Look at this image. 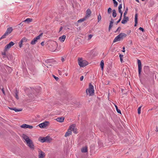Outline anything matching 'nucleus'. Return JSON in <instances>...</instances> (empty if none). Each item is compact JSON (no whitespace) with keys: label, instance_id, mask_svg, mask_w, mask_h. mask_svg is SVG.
<instances>
[{"label":"nucleus","instance_id":"obj_8","mask_svg":"<svg viewBox=\"0 0 158 158\" xmlns=\"http://www.w3.org/2000/svg\"><path fill=\"white\" fill-rule=\"evenodd\" d=\"M49 123V122L45 121L44 123L39 124V126L41 128H44L47 126Z\"/></svg>","mask_w":158,"mask_h":158},{"label":"nucleus","instance_id":"obj_19","mask_svg":"<svg viewBox=\"0 0 158 158\" xmlns=\"http://www.w3.org/2000/svg\"><path fill=\"white\" fill-rule=\"evenodd\" d=\"M66 38V36L65 35H63L61 36L59 38V40L61 42H64Z\"/></svg>","mask_w":158,"mask_h":158},{"label":"nucleus","instance_id":"obj_32","mask_svg":"<svg viewBox=\"0 0 158 158\" xmlns=\"http://www.w3.org/2000/svg\"><path fill=\"white\" fill-rule=\"evenodd\" d=\"M113 22L112 21H110V25L109 27V30L113 26Z\"/></svg>","mask_w":158,"mask_h":158},{"label":"nucleus","instance_id":"obj_36","mask_svg":"<svg viewBox=\"0 0 158 158\" xmlns=\"http://www.w3.org/2000/svg\"><path fill=\"white\" fill-rule=\"evenodd\" d=\"M128 10V7H127L126 9V10H125V12L124 13V15L123 16H126Z\"/></svg>","mask_w":158,"mask_h":158},{"label":"nucleus","instance_id":"obj_40","mask_svg":"<svg viewBox=\"0 0 158 158\" xmlns=\"http://www.w3.org/2000/svg\"><path fill=\"white\" fill-rule=\"evenodd\" d=\"M1 90L2 91L3 94L5 95H6L5 91L4 90V88L3 87H2V88Z\"/></svg>","mask_w":158,"mask_h":158},{"label":"nucleus","instance_id":"obj_39","mask_svg":"<svg viewBox=\"0 0 158 158\" xmlns=\"http://www.w3.org/2000/svg\"><path fill=\"white\" fill-rule=\"evenodd\" d=\"M23 22L21 23H20L18 24V27L20 28L23 25Z\"/></svg>","mask_w":158,"mask_h":158},{"label":"nucleus","instance_id":"obj_37","mask_svg":"<svg viewBox=\"0 0 158 158\" xmlns=\"http://www.w3.org/2000/svg\"><path fill=\"white\" fill-rule=\"evenodd\" d=\"M52 76L55 79V80L56 81H58V80H59V78L58 77L55 76V75H52Z\"/></svg>","mask_w":158,"mask_h":158},{"label":"nucleus","instance_id":"obj_16","mask_svg":"<svg viewBox=\"0 0 158 158\" xmlns=\"http://www.w3.org/2000/svg\"><path fill=\"white\" fill-rule=\"evenodd\" d=\"M12 31L13 29L12 27H9L7 29V30L5 32V33L8 35Z\"/></svg>","mask_w":158,"mask_h":158},{"label":"nucleus","instance_id":"obj_54","mask_svg":"<svg viewBox=\"0 0 158 158\" xmlns=\"http://www.w3.org/2000/svg\"><path fill=\"white\" fill-rule=\"evenodd\" d=\"M122 15H120V16L119 19H120V20H121L122 19Z\"/></svg>","mask_w":158,"mask_h":158},{"label":"nucleus","instance_id":"obj_52","mask_svg":"<svg viewBox=\"0 0 158 158\" xmlns=\"http://www.w3.org/2000/svg\"><path fill=\"white\" fill-rule=\"evenodd\" d=\"M123 50H122V51L123 52H125V47H123Z\"/></svg>","mask_w":158,"mask_h":158},{"label":"nucleus","instance_id":"obj_9","mask_svg":"<svg viewBox=\"0 0 158 158\" xmlns=\"http://www.w3.org/2000/svg\"><path fill=\"white\" fill-rule=\"evenodd\" d=\"M138 72L139 76H140L141 74V63L140 60H138Z\"/></svg>","mask_w":158,"mask_h":158},{"label":"nucleus","instance_id":"obj_13","mask_svg":"<svg viewBox=\"0 0 158 158\" xmlns=\"http://www.w3.org/2000/svg\"><path fill=\"white\" fill-rule=\"evenodd\" d=\"M22 128H29V129H32L33 128V127L31 125H29L26 124H23L22 125H21L20 126Z\"/></svg>","mask_w":158,"mask_h":158},{"label":"nucleus","instance_id":"obj_61","mask_svg":"<svg viewBox=\"0 0 158 158\" xmlns=\"http://www.w3.org/2000/svg\"><path fill=\"white\" fill-rule=\"evenodd\" d=\"M118 2H121V0H117Z\"/></svg>","mask_w":158,"mask_h":158},{"label":"nucleus","instance_id":"obj_62","mask_svg":"<svg viewBox=\"0 0 158 158\" xmlns=\"http://www.w3.org/2000/svg\"><path fill=\"white\" fill-rule=\"evenodd\" d=\"M2 87H3V86H0V89L1 90L2 88Z\"/></svg>","mask_w":158,"mask_h":158},{"label":"nucleus","instance_id":"obj_23","mask_svg":"<svg viewBox=\"0 0 158 158\" xmlns=\"http://www.w3.org/2000/svg\"><path fill=\"white\" fill-rule=\"evenodd\" d=\"M112 16L113 17H115L117 16V13L115 10H113L112 11Z\"/></svg>","mask_w":158,"mask_h":158},{"label":"nucleus","instance_id":"obj_26","mask_svg":"<svg viewBox=\"0 0 158 158\" xmlns=\"http://www.w3.org/2000/svg\"><path fill=\"white\" fill-rule=\"evenodd\" d=\"M32 21V19L30 18H27L25 20L23 21L24 22H28V23L31 22Z\"/></svg>","mask_w":158,"mask_h":158},{"label":"nucleus","instance_id":"obj_55","mask_svg":"<svg viewBox=\"0 0 158 158\" xmlns=\"http://www.w3.org/2000/svg\"><path fill=\"white\" fill-rule=\"evenodd\" d=\"M112 21L113 22V23H114V20L112 19H111V21Z\"/></svg>","mask_w":158,"mask_h":158},{"label":"nucleus","instance_id":"obj_14","mask_svg":"<svg viewBox=\"0 0 158 158\" xmlns=\"http://www.w3.org/2000/svg\"><path fill=\"white\" fill-rule=\"evenodd\" d=\"M129 20V18L126 16H123V18L122 21L121 23L122 24H125Z\"/></svg>","mask_w":158,"mask_h":158},{"label":"nucleus","instance_id":"obj_27","mask_svg":"<svg viewBox=\"0 0 158 158\" xmlns=\"http://www.w3.org/2000/svg\"><path fill=\"white\" fill-rule=\"evenodd\" d=\"M27 40V39L26 37H23L22 39L20 41L21 42L23 43L25 42H26Z\"/></svg>","mask_w":158,"mask_h":158},{"label":"nucleus","instance_id":"obj_63","mask_svg":"<svg viewBox=\"0 0 158 158\" xmlns=\"http://www.w3.org/2000/svg\"><path fill=\"white\" fill-rule=\"evenodd\" d=\"M136 2H139V0H135Z\"/></svg>","mask_w":158,"mask_h":158},{"label":"nucleus","instance_id":"obj_4","mask_svg":"<svg viewBox=\"0 0 158 158\" xmlns=\"http://www.w3.org/2000/svg\"><path fill=\"white\" fill-rule=\"evenodd\" d=\"M78 63L80 67H84L88 64V62L85 60H83L82 58H78Z\"/></svg>","mask_w":158,"mask_h":158},{"label":"nucleus","instance_id":"obj_10","mask_svg":"<svg viewBox=\"0 0 158 158\" xmlns=\"http://www.w3.org/2000/svg\"><path fill=\"white\" fill-rule=\"evenodd\" d=\"M39 155L38 157L39 158H43L45 156V153L43 152L42 151H41L40 149H39Z\"/></svg>","mask_w":158,"mask_h":158},{"label":"nucleus","instance_id":"obj_58","mask_svg":"<svg viewBox=\"0 0 158 158\" xmlns=\"http://www.w3.org/2000/svg\"><path fill=\"white\" fill-rule=\"evenodd\" d=\"M120 61L121 62H122L123 61V59L122 58H120Z\"/></svg>","mask_w":158,"mask_h":158},{"label":"nucleus","instance_id":"obj_49","mask_svg":"<svg viewBox=\"0 0 158 158\" xmlns=\"http://www.w3.org/2000/svg\"><path fill=\"white\" fill-rule=\"evenodd\" d=\"M121 20H120V19H119V20L116 22V24L117 25L120 21Z\"/></svg>","mask_w":158,"mask_h":158},{"label":"nucleus","instance_id":"obj_2","mask_svg":"<svg viewBox=\"0 0 158 158\" xmlns=\"http://www.w3.org/2000/svg\"><path fill=\"white\" fill-rule=\"evenodd\" d=\"M57 47V44L55 41L52 42L48 45V49L52 52H54Z\"/></svg>","mask_w":158,"mask_h":158},{"label":"nucleus","instance_id":"obj_38","mask_svg":"<svg viewBox=\"0 0 158 158\" xmlns=\"http://www.w3.org/2000/svg\"><path fill=\"white\" fill-rule=\"evenodd\" d=\"M112 9L111 8H109L108 9V13L110 14L111 12Z\"/></svg>","mask_w":158,"mask_h":158},{"label":"nucleus","instance_id":"obj_35","mask_svg":"<svg viewBox=\"0 0 158 158\" xmlns=\"http://www.w3.org/2000/svg\"><path fill=\"white\" fill-rule=\"evenodd\" d=\"M142 107V106H140L138 109V114H140L141 113V108Z\"/></svg>","mask_w":158,"mask_h":158},{"label":"nucleus","instance_id":"obj_53","mask_svg":"<svg viewBox=\"0 0 158 158\" xmlns=\"http://www.w3.org/2000/svg\"><path fill=\"white\" fill-rule=\"evenodd\" d=\"M41 45L42 46H44V42H42L41 43Z\"/></svg>","mask_w":158,"mask_h":158},{"label":"nucleus","instance_id":"obj_17","mask_svg":"<svg viewBox=\"0 0 158 158\" xmlns=\"http://www.w3.org/2000/svg\"><path fill=\"white\" fill-rule=\"evenodd\" d=\"M39 39L36 37L34 38L31 42V44L32 45H34L35 44L38 40Z\"/></svg>","mask_w":158,"mask_h":158},{"label":"nucleus","instance_id":"obj_33","mask_svg":"<svg viewBox=\"0 0 158 158\" xmlns=\"http://www.w3.org/2000/svg\"><path fill=\"white\" fill-rule=\"evenodd\" d=\"M93 36V35L90 34L88 36V40H89Z\"/></svg>","mask_w":158,"mask_h":158},{"label":"nucleus","instance_id":"obj_48","mask_svg":"<svg viewBox=\"0 0 158 158\" xmlns=\"http://www.w3.org/2000/svg\"><path fill=\"white\" fill-rule=\"evenodd\" d=\"M121 29V27H118L116 31L115 32H116V31H118V30H119V31Z\"/></svg>","mask_w":158,"mask_h":158},{"label":"nucleus","instance_id":"obj_57","mask_svg":"<svg viewBox=\"0 0 158 158\" xmlns=\"http://www.w3.org/2000/svg\"><path fill=\"white\" fill-rule=\"evenodd\" d=\"M50 66H51V65H49L48 66V65H47V67L48 68H49L50 67Z\"/></svg>","mask_w":158,"mask_h":158},{"label":"nucleus","instance_id":"obj_44","mask_svg":"<svg viewBox=\"0 0 158 158\" xmlns=\"http://www.w3.org/2000/svg\"><path fill=\"white\" fill-rule=\"evenodd\" d=\"M122 8V4H119V6L118 7V9H121Z\"/></svg>","mask_w":158,"mask_h":158},{"label":"nucleus","instance_id":"obj_24","mask_svg":"<svg viewBox=\"0 0 158 158\" xmlns=\"http://www.w3.org/2000/svg\"><path fill=\"white\" fill-rule=\"evenodd\" d=\"M104 61L103 60H101L100 62V65L102 69V70L103 69V67H104Z\"/></svg>","mask_w":158,"mask_h":158},{"label":"nucleus","instance_id":"obj_22","mask_svg":"<svg viewBox=\"0 0 158 158\" xmlns=\"http://www.w3.org/2000/svg\"><path fill=\"white\" fill-rule=\"evenodd\" d=\"M81 151L83 153H85L87 152V147H83L81 149Z\"/></svg>","mask_w":158,"mask_h":158},{"label":"nucleus","instance_id":"obj_50","mask_svg":"<svg viewBox=\"0 0 158 158\" xmlns=\"http://www.w3.org/2000/svg\"><path fill=\"white\" fill-rule=\"evenodd\" d=\"M123 57V55H122V54H120L119 55V57H120V58H122Z\"/></svg>","mask_w":158,"mask_h":158},{"label":"nucleus","instance_id":"obj_1","mask_svg":"<svg viewBox=\"0 0 158 158\" xmlns=\"http://www.w3.org/2000/svg\"><path fill=\"white\" fill-rule=\"evenodd\" d=\"M22 138L25 141L27 146L31 149H34V146L32 140L30 139L27 135L23 134L22 136Z\"/></svg>","mask_w":158,"mask_h":158},{"label":"nucleus","instance_id":"obj_25","mask_svg":"<svg viewBox=\"0 0 158 158\" xmlns=\"http://www.w3.org/2000/svg\"><path fill=\"white\" fill-rule=\"evenodd\" d=\"M87 19L84 17V18L80 19L78 21V23H81L85 20Z\"/></svg>","mask_w":158,"mask_h":158},{"label":"nucleus","instance_id":"obj_18","mask_svg":"<svg viewBox=\"0 0 158 158\" xmlns=\"http://www.w3.org/2000/svg\"><path fill=\"white\" fill-rule=\"evenodd\" d=\"M8 108L10 110H14L15 112L20 111H22V109H17L16 108H13L10 107H8Z\"/></svg>","mask_w":158,"mask_h":158},{"label":"nucleus","instance_id":"obj_47","mask_svg":"<svg viewBox=\"0 0 158 158\" xmlns=\"http://www.w3.org/2000/svg\"><path fill=\"white\" fill-rule=\"evenodd\" d=\"M4 52H2V54L3 55H6V51H4Z\"/></svg>","mask_w":158,"mask_h":158},{"label":"nucleus","instance_id":"obj_60","mask_svg":"<svg viewBox=\"0 0 158 158\" xmlns=\"http://www.w3.org/2000/svg\"><path fill=\"white\" fill-rule=\"evenodd\" d=\"M119 13L120 14V15H123V12H119Z\"/></svg>","mask_w":158,"mask_h":158},{"label":"nucleus","instance_id":"obj_41","mask_svg":"<svg viewBox=\"0 0 158 158\" xmlns=\"http://www.w3.org/2000/svg\"><path fill=\"white\" fill-rule=\"evenodd\" d=\"M43 34V33H40V35L38 36L37 37L40 40V37L42 36Z\"/></svg>","mask_w":158,"mask_h":158},{"label":"nucleus","instance_id":"obj_29","mask_svg":"<svg viewBox=\"0 0 158 158\" xmlns=\"http://www.w3.org/2000/svg\"><path fill=\"white\" fill-rule=\"evenodd\" d=\"M18 92L17 90V89H16L15 92V97L17 99H19V96L18 95Z\"/></svg>","mask_w":158,"mask_h":158},{"label":"nucleus","instance_id":"obj_56","mask_svg":"<svg viewBox=\"0 0 158 158\" xmlns=\"http://www.w3.org/2000/svg\"><path fill=\"white\" fill-rule=\"evenodd\" d=\"M118 12H122L121 10V9H118Z\"/></svg>","mask_w":158,"mask_h":158},{"label":"nucleus","instance_id":"obj_46","mask_svg":"<svg viewBox=\"0 0 158 158\" xmlns=\"http://www.w3.org/2000/svg\"><path fill=\"white\" fill-rule=\"evenodd\" d=\"M64 60H64V58L63 57H61V60L62 62H63L64 61Z\"/></svg>","mask_w":158,"mask_h":158},{"label":"nucleus","instance_id":"obj_45","mask_svg":"<svg viewBox=\"0 0 158 158\" xmlns=\"http://www.w3.org/2000/svg\"><path fill=\"white\" fill-rule=\"evenodd\" d=\"M83 78H84V76H81L80 78V80L81 81H83Z\"/></svg>","mask_w":158,"mask_h":158},{"label":"nucleus","instance_id":"obj_64","mask_svg":"<svg viewBox=\"0 0 158 158\" xmlns=\"http://www.w3.org/2000/svg\"><path fill=\"white\" fill-rule=\"evenodd\" d=\"M40 93V91H38V92H37V93Z\"/></svg>","mask_w":158,"mask_h":158},{"label":"nucleus","instance_id":"obj_30","mask_svg":"<svg viewBox=\"0 0 158 158\" xmlns=\"http://www.w3.org/2000/svg\"><path fill=\"white\" fill-rule=\"evenodd\" d=\"M113 3L114 4V7H116L118 4V3L117 1H115V0H113Z\"/></svg>","mask_w":158,"mask_h":158},{"label":"nucleus","instance_id":"obj_5","mask_svg":"<svg viewBox=\"0 0 158 158\" xmlns=\"http://www.w3.org/2000/svg\"><path fill=\"white\" fill-rule=\"evenodd\" d=\"M38 140L39 141L42 143L45 142L49 143L52 140V139L50 136H47L45 137H40Z\"/></svg>","mask_w":158,"mask_h":158},{"label":"nucleus","instance_id":"obj_28","mask_svg":"<svg viewBox=\"0 0 158 158\" xmlns=\"http://www.w3.org/2000/svg\"><path fill=\"white\" fill-rule=\"evenodd\" d=\"M115 106L116 109V110H117V112L119 114H121V111L120 110L118 109L117 106L116 105H115Z\"/></svg>","mask_w":158,"mask_h":158},{"label":"nucleus","instance_id":"obj_31","mask_svg":"<svg viewBox=\"0 0 158 158\" xmlns=\"http://www.w3.org/2000/svg\"><path fill=\"white\" fill-rule=\"evenodd\" d=\"M7 35H8L5 33L0 38V40L2 39L5 38H6V36Z\"/></svg>","mask_w":158,"mask_h":158},{"label":"nucleus","instance_id":"obj_12","mask_svg":"<svg viewBox=\"0 0 158 158\" xmlns=\"http://www.w3.org/2000/svg\"><path fill=\"white\" fill-rule=\"evenodd\" d=\"M69 128L71 131H73V132L75 133H77L76 131V128H75V124H73L72 125H71L70 126Z\"/></svg>","mask_w":158,"mask_h":158},{"label":"nucleus","instance_id":"obj_7","mask_svg":"<svg viewBox=\"0 0 158 158\" xmlns=\"http://www.w3.org/2000/svg\"><path fill=\"white\" fill-rule=\"evenodd\" d=\"M14 43L12 41L10 42L9 44L5 46L4 51H6L7 50L9 49L12 46L14 45Z\"/></svg>","mask_w":158,"mask_h":158},{"label":"nucleus","instance_id":"obj_11","mask_svg":"<svg viewBox=\"0 0 158 158\" xmlns=\"http://www.w3.org/2000/svg\"><path fill=\"white\" fill-rule=\"evenodd\" d=\"M91 15V12L89 9H88L86 12V15L85 17L86 19L88 18Z\"/></svg>","mask_w":158,"mask_h":158},{"label":"nucleus","instance_id":"obj_34","mask_svg":"<svg viewBox=\"0 0 158 158\" xmlns=\"http://www.w3.org/2000/svg\"><path fill=\"white\" fill-rule=\"evenodd\" d=\"M101 19H102L101 16V15H100V14H99L98 15V22H99V21H101Z\"/></svg>","mask_w":158,"mask_h":158},{"label":"nucleus","instance_id":"obj_21","mask_svg":"<svg viewBox=\"0 0 158 158\" xmlns=\"http://www.w3.org/2000/svg\"><path fill=\"white\" fill-rule=\"evenodd\" d=\"M72 132L69 129V128L68 129V131L65 133V137H67L69 136L70 135H71Z\"/></svg>","mask_w":158,"mask_h":158},{"label":"nucleus","instance_id":"obj_15","mask_svg":"<svg viewBox=\"0 0 158 158\" xmlns=\"http://www.w3.org/2000/svg\"><path fill=\"white\" fill-rule=\"evenodd\" d=\"M64 118L63 117L57 118L56 119V120L58 122L62 123L64 122Z\"/></svg>","mask_w":158,"mask_h":158},{"label":"nucleus","instance_id":"obj_3","mask_svg":"<svg viewBox=\"0 0 158 158\" xmlns=\"http://www.w3.org/2000/svg\"><path fill=\"white\" fill-rule=\"evenodd\" d=\"M127 35L125 33H120L114 39L113 42L115 43L117 41H119L123 39V38L126 37Z\"/></svg>","mask_w":158,"mask_h":158},{"label":"nucleus","instance_id":"obj_6","mask_svg":"<svg viewBox=\"0 0 158 158\" xmlns=\"http://www.w3.org/2000/svg\"><path fill=\"white\" fill-rule=\"evenodd\" d=\"M89 88L86 89V93L88 94V92L89 93L90 96H92L94 94V86L91 83L89 85Z\"/></svg>","mask_w":158,"mask_h":158},{"label":"nucleus","instance_id":"obj_59","mask_svg":"<svg viewBox=\"0 0 158 158\" xmlns=\"http://www.w3.org/2000/svg\"><path fill=\"white\" fill-rule=\"evenodd\" d=\"M156 132H158V128L157 127H156Z\"/></svg>","mask_w":158,"mask_h":158},{"label":"nucleus","instance_id":"obj_20","mask_svg":"<svg viewBox=\"0 0 158 158\" xmlns=\"http://www.w3.org/2000/svg\"><path fill=\"white\" fill-rule=\"evenodd\" d=\"M135 24L134 26L135 27H136V26L137 24V23H138V14H136L135 15Z\"/></svg>","mask_w":158,"mask_h":158},{"label":"nucleus","instance_id":"obj_43","mask_svg":"<svg viewBox=\"0 0 158 158\" xmlns=\"http://www.w3.org/2000/svg\"><path fill=\"white\" fill-rule=\"evenodd\" d=\"M139 29L140 30H141L142 32H144V31L143 28L141 27H140L139 28Z\"/></svg>","mask_w":158,"mask_h":158},{"label":"nucleus","instance_id":"obj_51","mask_svg":"<svg viewBox=\"0 0 158 158\" xmlns=\"http://www.w3.org/2000/svg\"><path fill=\"white\" fill-rule=\"evenodd\" d=\"M63 29V27H61L60 28V30H59V32H60L62 29Z\"/></svg>","mask_w":158,"mask_h":158},{"label":"nucleus","instance_id":"obj_42","mask_svg":"<svg viewBox=\"0 0 158 158\" xmlns=\"http://www.w3.org/2000/svg\"><path fill=\"white\" fill-rule=\"evenodd\" d=\"M22 42H21V41H20V42L19 43V47L20 48H21L22 46Z\"/></svg>","mask_w":158,"mask_h":158}]
</instances>
